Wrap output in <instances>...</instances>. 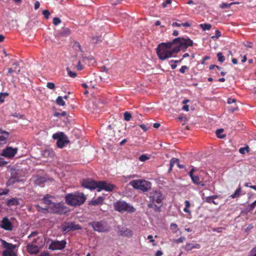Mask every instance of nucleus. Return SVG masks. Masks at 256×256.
<instances>
[{
  "label": "nucleus",
  "mask_w": 256,
  "mask_h": 256,
  "mask_svg": "<svg viewBox=\"0 0 256 256\" xmlns=\"http://www.w3.org/2000/svg\"><path fill=\"white\" fill-rule=\"evenodd\" d=\"M60 22H61V20L58 18L56 17L53 18V24L56 26L60 24Z\"/></svg>",
  "instance_id": "40"
},
{
  "label": "nucleus",
  "mask_w": 256,
  "mask_h": 256,
  "mask_svg": "<svg viewBox=\"0 0 256 256\" xmlns=\"http://www.w3.org/2000/svg\"><path fill=\"white\" fill-rule=\"evenodd\" d=\"M45 209H47L48 212L53 214H62L65 212V207L62 202H54L48 207H46Z\"/></svg>",
  "instance_id": "7"
},
{
  "label": "nucleus",
  "mask_w": 256,
  "mask_h": 256,
  "mask_svg": "<svg viewBox=\"0 0 256 256\" xmlns=\"http://www.w3.org/2000/svg\"><path fill=\"white\" fill-rule=\"evenodd\" d=\"M50 198L51 196L50 195L47 194L42 198L43 202L46 205V207H48V206L54 203L50 200Z\"/></svg>",
  "instance_id": "25"
},
{
  "label": "nucleus",
  "mask_w": 256,
  "mask_h": 256,
  "mask_svg": "<svg viewBox=\"0 0 256 256\" xmlns=\"http://www.w3.org/2000/svg\"><path fill=\"white\" fill-rule=\"evenodd\" d=\"M7 162L4 160V158L0 157V167L4 166Z\"/></svg>",
  "instance_id": "50"
},
{
  "label": "nucleus",
  "mask_w": 256,
  "mask_h": 256,
  "mask_svg": "<svg viewBox=\"0 0 256 256\" xmlns=\"http://www.w3.org/2000/svg\"><path fill=\"white\" fill-rule=\"evenodd\" d=\"M88 225L91 226L94 231L99 232H106L109 230L107 223L103 220L92 222H89Z\"/></svg>",
  "instance_id": "6"
},
{
  "label": "nucleus",
  "mask_w": 256,
  "mask_h": 256,
  "mask_svg": "<svg viewBox=\"0 0 256 256\" xmlns=\"http://www.w3.org/2000/svg\"><path fill=\"white\" fill-rule=\"evenodd\" d=\"M190 176V177L192 182L196 186H205L204 183L202 181L200 180V178L199 176L193 175Z\"/></svg>",
  "instance_id": "18"
},
{
  "label": "nucleus",
  "mask_w": 256,
  "mask_h": 256,
  "mask_svg": "<svg viewBox=\"0 0 256 256\" xmlns=\"http://www.w3.org/2000/svg\"><path fill=\"white\" fill-rule=\"evenodd\" d=\"M124 116V120L126 121H129L132 118L131 114L128 112H125Z\"/></svg>",
  "instance_id": "36"
},
{
  "label": "nucleus",
  "mask_w": 256,
  "mask_h": 256,
  "mask_svg": "<svg viewBox=\"0 0 256 256\" xmlns=\"http://www.w3.org/2000/svg\"><path fill=\"white\" fill-rule=\"evenodd\" d=\"M223 130V129H218L216 130V134L218 138H223L225 137L224 134H221V133L222 132Z\"/></svg>",
  "instance_id": "35"
},
{
  "label": "nucleus",
  "mask_w": 256,
  "mask_h": 256,
  "mask_svg": "<svg viewBox=\"0 0 256 256\" xmlns=\"http://www.w3.org/2000/svg\"><path fill=\"white\" fill-rule=\"evenodd\" d=\"M82 186L90 190L97 189L98 192H100L102 190L107 192H111L114 188V185L108 184L104 181L96 182L89 178L83 179L82 181Z\"/></svg>",
  "instance_id": "2"
},
{
  "label": "nucleus",
  "mask_w": 256,
  "mask_h": 256,
  "mask_svg": "<svg viewBox=\"0 0 256 256\" xmlns=\"http://www.w3.org/2000/svg\"><path fill=\"white\" fill-rule=\"evenodd\" d=\"M118 232L120 236L127 237H130L132 235V230L126 227H122L121 228H119Z\"/></svg>",
  "instance_id": "15"
},
{
  "label": "nucleus",
  "mask_w": 256,
  "mask_h": 256,
  "mask_svg": "<svg viewBox=\"0 0 256 256\" xmlns=\"http://www.w3.org/2000/svg\"><path fill=\"white\" fill-rule=\"evenodd\" d=\"M238 4V2H232L230 4H226V3H222L220 6V7L222 8H228L230 6V5H232V4Z\"/></svg>",
  "instance_id": "44"
},
{
  "label": "nucleus",
  "mask_w": 256,
  "mask_h": 256,
  "mask_svg": "<svg viewBox=\"0 0 256 256\" xmlns=\"http://www.w3.org/2000/svg\"><path fill=\"white\" fill-rule=\"evenodd\" d=\"M196 170H197L196 168H194V167L192 166V168L191 169V170L188 172V175L190 176H192L194 175V172H196Z\"/></svg>",
  "instance_id": "48"
},
{
  "label": "nucleus",
  "mask_w": 256,
  "mask_h": 256,
  "mask_svg": "<svg viewBox=\"0 0 256 256\" xmlns=\"http://www.w3.org/2000/svg\"><path fill=\"white\" fill-rule=\"evenodd\" d=\"M199 26L203 31L208 30L212 28V25L209 24H202Z\"/></svg>",
  "instance_id": "27"
},
{
  "label": "nucleus",
  "mask_w": 256,
  "mask_h": 256,
  "mask_svg": "<svg viewBox=\"0 0 256 256\" xmlns=\"http://www.w3.org/2000/svg\"><path fill=\"white\" fill-rule=\"evenodd\" d=\"M66 244L65 240L53 241L49 246L48 248L52 250H62L66 247Z\"/></svg>",
  "instance_id": "10"
},
{
  "label": "nucleus",
  "mask_w": 256,
  "mask_h": 256,
  "mask_svg": "<svg viewBox=\"0 0 256 256\" xmlns=\"http://www.w3.org/2000/svg\"><path fill=\"white\" fill-rule=\"evenodd\" d=\"M40 4L38 1L35 2L34 4V8L35 10H37L39 8Z\"/></svg>",
  "instance_id": "56"
},
{
  "label": "nucleus",
  "mask_w": 256,
  "mask_h": 256,
  "mask_svg": "<svg viewBox=\"0 0 256 256\" xmlns=\"http://www.w3.org/2000/svg\"><path fill=\"white\" fill-rule=\"evenodd\" d=\"M242 188L240 186H239L236 190L234 191V193L230 196V197L232 198H238L240 196Z\"/></svg>",
  "instance_id": "26"
},
{
  "label": "nucleus",
  "mask_w": 256,
  "mask_h": 256,
  "mask_svg": "<svg viewBox=\"0 0 256 256\" xmlns=\"http://www.w3.org/2000/svg\"><path fill=\"white\" fill-rule=\"evenodd\" d=\"M82 227L80 224L74 222H68L62 226V230L64 232H68L71 230H80Z\"/></svg>",
  "instance_id": "11"
},
{
  "label": "nucleus",
  "mask_w": 256,
  "mask_h": 256,
  "mask_svg": "<svg viewBox=\"0 0 256 256\" xmlns=\"http://www.w3.org/2000/svg\"><path fill=\"white\" fill-rule=\"evenodd\" d=\"M170 230L173 232H176L178 230V225L174 223H172L170 225Z\"/></svg>",
  "instance_id": "32"
},
{
  "label": "nucleus",
  "mask_w": 256,
  "mask_h": 256,
  "mask_svg": "<svg viewBox=\"0 0 256 256\" xmlns=\"http://www.w3.org/2000/svg\"><path fill=\"white\" fill-rule=\"evenodd\" d=\"M66 70L68 73V75L71 78H75L76 76L75 72H72L68 68H66Z\"/></svg>",
  "instance_id": "37"
},
{
  "label": "nucleus",
  "mask_w": 256,
  "mask_h": 256,
  "mask_svg": "<svg viewBox=\"0 0 256 256\" xmlns=\"http://www.w3.org/2000/svg\"><path fill=\"white\" fill-rule=\"evenodd\" d=\"M48 180H49V178L46 176H38L34 180V184L37 186H41Z\"/></svg>",
  "instance_id": "19"
},
{
  "label": "nucleus",
  "mask_w": 256,
  "mask_h": 256,
  "mask_svg": "<svg viewBox=\"0 0 256 256\" xmlns=\"http://www.w3.org/2000/svg\"><path fill=\"white\" fill-rule=\"evenodd\" d=\"M218 198V196L217 195L206 196L205 198V202L209 204L213 203L215 205H218V203L214 200Z\"/></svg>",
  "instance_id": "22"
},
{
  "label": "nucleus",
  "mask_w": 256,
  "mask_h": 256,
  "mask_svg": "<svg viewBox=\"0 0 256 256\" xmlns=\"http://www.w3.org/2000/svg\"><path fill=\"white\" fill-rule=\"evenodd\" d=\"M141 180H133L129 183L134 189L139 190Z\"/></svg>",
  "instance_id": "24"
},
{
  "label": "nucleus",
  "mask_w": 256,
  "mask_h": 256,
  "mask_svg": "<svg viewBox=\"0 0 256 256\" xmlns=\"http://www.w3.org/2000/svg\"><path fill=\"white\" fill-rule=\"evenodd\" d=\"M210 58V56H205L203 58L202 60V61L201 62V64H205V62L208 60H209Z\"/></svg>",
  "instance_id": "53"
},
{
  "label": "nucleus",
  "mask_w": 256,
  "mask_h": 256,
  "mask_svg": "<svg viewBox=\"0 0 256 256\" xmlns=\"http://www.w3.org/2000/svg\"><path fill=\"white\" fill-rule=\"evenodd\" d=\"M65 199L68 204L76 206L83 204L86 200V198L82 193L74 192L67 194L65 196Z\"/></svg>",
  "instance_id": "4"
},
{
  "label": "nucleus",
  "mask_w": 256,
  "mask_h": 256,
  "mask_svg": "<svg viewBox=\"0 0 256 256\" xmlns=\"http://www.w3.org/2000/svg\"><path fill=\"white\" fill-rule=\"evenodd\" d=\"M217 57H218V62L221 63L223 62L225 60V58L222 55V52H218L217 54Z\"/></svg>",
  "instance_id": "33"
},
{
  "label": "nucleus",
  "mask_w": 256,
  "mask_h": 256,
  "mask_svg": "<svg viewBox=\"0 0 256 256\" xmlns=\"http://www.w3.org/2000/svg\"><path fill=\"white\" fill-rule=\"evenodd\" d=\"M150 188V183L144 180H141L140 190H141L143 192H146Z\"/></svg>",
  "instance_id": "17"
},
{
  "label": "nucleus",
  "mask_w": 256,
  "mask_h": 256,
  "mask_svg": "<svg viewBox=\"0 0 256 256\" xmlns=\"http://www.w3.org/2000/svg\"><path fill=\"white\" fill-rule=\"evenodd\" d=\"M18 150V148H13L8 146L2 150L1 155L6 158H14L17 153Z\"/></svg>",
  "instance_id": "9"
},
{
  "label": "nucleus",
  "mask_w": 256,
  "mask_h": 256,
  "mask_svg": "<svg viewBox=\"0 0 256 256\" xmlns=\"http://www.w3.org/2000/svg\"><path fill=\"white\" fill-rule=\"evenodd\" d=\"M9 136L10 133L8 132L0 129V146L6 144Z\"/></svg>",
  "instance_id": "14"
},
{
  "label": "nucleus",
  "mask_w": 256,
  "mask_h": 256,
  "mask_svg": "<svg viewBox=\"0 0 256 256\" xmlns=\"http://www.w3.org/2000/svg\"><path fill=\"white\" fill-rule=\"evenodd\" d=\"M249 256H256V246L250 250Z\"/></svg>",
  "instance_id": "45"
},
{
  "label": "nucleus",
  "mask_w": 256,
  "mask_h": 256,
  "mask_svg": "<svg viewBox=\"0 0 256 256\" xmlns=\"http://www.w3.org/2000/svg\"><path fill=\"white\" fill-rule=\"evenodd\" d=\"M9 192V190L7 188L0 190V196L6 195Z\"/></svg>",
  "instance_id": "41"
},
{
  "label": "nucleus",
  "mask_w": 256,
  "mask_h": 256,
  "mask_svg": "<svg viewBox=\"0 0 256 256\" xmlns=\"http://www.w3.org/2000/svg\"><path fill=\"white\" fill-rule=\"evenodd\" d=\"M114 208L116 210L124 213H132L136 211V208L124 200H118L114 204Z\"/></svg>",
  "instance_id": "5"
},
{
  "label": "nucleus",
  "mask_w": 256,
  "mask_h": 256,
  "mask_svg": "<svg viewBox=\"0 0 256 256\" xmlns=\"http://www.w3.org/2000/svg\"><path fill=\"white\" fill-rule=\"evenodd\" d=\"M140 126L144 130V132H146L148 130V127L144 124H140Z\"/></svg>",
  "instance_id": "60"
},
{
  "label": "nucleus",
  "mask_w": 256,
  "mask_h": 256,
  "mask_svg": "<svg viewBox=\"0 0 256 256\" xmlns=\"http://www.w3.org/2000/svg\"><path fill=\"white\" fill-rule=\"evenodd\" d=\"M184 240H185V238L182 236V237L180 238H179L176 240V242L177 243H182L184 242Z\"/></svg>",
  "instance_id": "51"
},
{
  "label": "nucleus",
  "mask_w": 256,
  "mask_h": 256,
  "mask_svg": "<svg viewBox=\"0 0 256 256\" xmlns=\"http://www.w3.org/2000/svg\"><path fill=\"white\" fill-rule=\"evenodd\" d=\"M172 2L171 0H166L165 2H163L162 6L165 8L167 4H170Z\"/></svg>",
  "instance_id": "57"
},
{
  "label": "nucleus",
  "mask_w": 256,
  "mask_h": 256,
  "mask_svg": "<svg viewBox=\"0 0 256 256\" xmlns=\"http://www.w3.org/2000/svg\"><path fill=\"white\" fill-rule=\"evenodd\" d=\"M148 158L144 154L141 155L139 157V160L141 162H144L146 160H148Z\"/></svg>",
  "instance_id": "42"
},
{
  "label": "nucleus",
  "mask_w": 256,
  "mask_h": 256,
  "mask_svg": "<svg viewBox=\"0 0 256 256\" xmlns=\"http://www.w3.org/2000/svg\"><path fill=\"white\" fill-rule=\"evenodd\" d=\"M8 96L7 92H0V103L2 104L4 101V98Z\"/></svg>",
  "instance_id": "31"
},
{
  "label": "nucleus",
  "mask_w": 256,
  "mask_h": 256,
  "mask_svg": "<svg viewBox=\"0 0 256 256\" xmlns=\"http://www.w3.org/2000/svg\"><path fill=\"white\" fill-rule=\"evenodd\" d=\"M69 30L68 28H66L62 30V34L64 35H68L69 34Z\"/></svg>",
  "instance_id": "54"
},
{
  "label": "nucleus",
  "mask_w": 256,
  "mask_h": 256,
  "mask_svg": "<svg viewBox=\"0 0 256 256\" xmlns=\"http://www.w3.org/2000/svg\"><path fill=\"white\" fill-rule=\"evenodd\" d=\"M38 256H50V254L47 252H42Z\"/></svg>",
  "instance_id": "64"
},
{
  "label": "nucleus",
  "mask_w": 256,
  "mask_h": 256,
  "mask_svg": "<svg viewBox=\"0 0 256 256\" xmlns=\"http://www.w3.org/2000/svg\"><path fill=\"white\" fill-rule=\"evenodd\" d=\"M46 87L50 90H54L55 88V84L53 82H49L47 83Z\"/></svg>",
  "instance_id": "39"
},
{
  "label": "nucleus",
  "mask_w": 256,
  "mask_h": 256,
  "mask_svg": "<svg viewBox=\"0 0 256 256\" xmlns=\"http://www.w3.org/2000/svg\"><path fill=\"white\" fill-rule=\"evenodd\" d=\"M42 14L44 16V17L48 19L49 18L50 15V13L48 10H44L42 11Z\"/></svg>",
  "instance_id": "43"
},
{
  "label": "nucleus",
  "mask_w": 256,
  "mask_h": 256,
  "mask_svg": "<svg viewBox=\"0 0 256 256\" xmlns=\"http://www.w3.org/2000/svg\"><path fill=\"white\" fill-rule=\"evenodd\" d=\"M181 24H182V26H184V27H190V24L189 22H184V23H182Z\"/></svg>",
  "instance_id": "61"
},
{
  "label": "nucleus",
  "mask_w": 256,
  "mask_h": 256,
  "mask_svg": "<svg viewBox=\"0 0 256 256\" xmlns=\"http://www.w3.org/2000/svg\"><path fill=\"white\" fill-rule=\"evenodd\" d=\"M6 205L8 206H15L19 204V200L17 198H12L8 200L6 202Z\"/></svg>",
  "instance_id": "23"
},
{
  "label": "nucleus",
  "mask_w": 256,
  "mask_h": 256,
  "mask_svg": "<svg viewBox=\"0 0 256 256\" xmlns=\"http://www.w3.org/2000/svg\"><path fill=\"white\" fill-rule=\"evenodd\" d=\"M200 245L198 244L188 243L184 246V250L186 251H190L193 248L199 249L200 248Z\"/></svg>",
  "instance_id": "20"
},
{
  "label": "nucleus",
  "mask_w": 256,
  "mask_h": 256,
  "mask_svg": "<svg viewBox=\"0 0 256 256\" xmlns=\"http://www.w3.org/2000/svg\"><path fill=\"white\" fill-rule=\"evenodd\" d=\"M104 201V198L99 196L96 199H92L90 202L89 204L92 206H97L102 204Z\"/></svg>",
  "instance_id": "21"
},
{
  "label": "nucleus",
  "mask_w": 256,
  "mask_h": 256,
  "mask_svg": "<svg viewBox=\"0 0 256 256\" xmlns=\"http://www.w3.org/2000/svg\"><path fill=\"white\" fill-rule=\"evenodd\" d=\"M36 208L40 212L47 211V209H44L46 208H42L38 205L36 206Z\"/></svg>",
  "instance_id": "59"
},
{
  "label": "nucleus",
  "mask_w": 256,
  "mask_h": 256,
  "mask_svg": "<svg viewBox=\"0 0 256 256\" xmlns=\"http://www.w3.org/2000/svg\"><path fill=\"white\" fill-rule=\"evenodd\" d=\"M56 104L60 106H64L65 105V102L62 96H58L56 100Z\"/></svg>",
  "instance_id": "28"
},
{
  "label": "nucleus",
  "mask_w": 256,
  "mask_h": 256,
  "mask_svg": "<svg viewBox=\"0 0 256 256\" xmlns=\"http://www.w3.org/2000/svg\"><path fill=\"white\" fill-rule=\"evenodd\" d=\"M188 69V67L186 66H183L181 67V68L180 70V72L184 74L186 72V70Z\"/></svg>",
  "instance_id": "47"
},
{
  "label": "nucleus",
  "mask_w": 256,
  "mask_h": 256,
  "mask_svg": "<svg viewBox=\"0 0 256 256\" xmlns=\"http://www.w3.org/2000/svg\"><path fill=\"white\" fill-rule=\"evenodd\" d=\"M99 40H100V38L99 36H96L93 38H92V41L94 42H97Z\"/></svg>",
  "instance_id": "62"
},
{
  "label": "nucleus",
  "mask_w": 256,
  "mask_h": 256,
  "mask_svg": "<svg viewBox=\"0 0 256 256\" xmlns=\"http://www.w3.org/2000/svg\"><path fill=\"white\" fill-rule=\"evenodd\" d=\"M256 206V200L249 205L250 210H252Z\"/></svg>",
  "instance_id": "52"
},
{
  "label": "nucleus",
  "mask_w": 256,
  "mask_h": 256,
  "mask_svg": "<svg viewBox=\"0 0 256 256\" xmlns=\"http://www.w3.org/2000/svg\"><path fill=\"white\" fill-rule=\"evenodd\" d=\"M0 226L6 230L10 231L12 230V224L7 217L4 218L0 224Z\"/></svg>",
  "instance_id": "12"
},
{
  "label": "nucleus",
  "mask_w": 256,
  "mask_h": 256,
  "mask_svg": "<svg viewBox=\"0 0 256 256\" xmlns=\"http://www.w3.org/2000/svg\"><path fill=\"white\" fill-rule=\"evenodd\" d=\"M41 247L40 246H38L35 244H30L29 243L26 246V250L29 254H36L39 252Z\"/></svg>",
  "instance_id": "13"
},
{
  "label": "nucleus",
  "mask_w": 256,
  "mask_h": 256,
  "mask_svg": "<svg viewBox=\"0 0 256 256\" xmlns=\"http://www.w3.org/2000/svg\"><path fill=\"white\" fill-rule=\"evenodd\" d=\"M221 36V33L218 30H216L215 32V35L212 36L213 40L217 39Z\"/></svg>",
  "instance_id": "38"
},
{
  "label": "nucleus",
  "mask_w": 256,
  "mask_h": 256,
  "mask_svg": "<svg viewBox=\"0 0 256 256\" xmlns=\"http://www.w3.org/2000/svg\"><path fill=\"white\" fill-rule=\"evenodd\" d=\"M170 162L174 164H177L179 162V160L176 158H172L171 159Z\"/></svg>",
  "instance_id": "46"
},
{
  "label": "nucleus",
  "mask_w": 256,
  "mask_h": 256,
  "mask_svg": "<svg viewBox=\"0 0 256 256\" xmlns=\"http://www.w3.org/2000/svg\"><path fill=\"white\" fill-rule=\"evenodd\" d=\"M52 138L57 140L56 145L58 148H62L64 144L68 142V138L62 132L53 134Z\"/></svg>",
  "instance_id": "8"
},
{
  "label": "nucleus",
  "mask_w": 256,
  "mask_h": 256,
  "mask_svg": "<svg viewBox=\"0 0 256 256\" xmlns=\"http://www.w3.org/2000/svg\"><path fill=\"white\" fill-rule=\"evenodd\" d=\"M12 116L18 118H22V115L20 114V113L15 112L12 114Z\"/></svg>",
  "instance_id": "55"
},
{
  "label": "nucleus",
  "mask_w": 256,
  "mask_h": 256,
  "mask_svg": "<svg viewBox=\"0 0 256 256\" xmlns=\"http://www.w3.org/2000/svg\"><path fill=\"white\" fill-rule=\"evenodd\" d=\"M193 42L188 37H178L172 42H162L156 48L157 54L160 59L164 60L174 56L180 50L184 51L188 46H192Z\"/></svg>",
  "instance_id": "1"
},
{
  "label": "nucleus",
  "mask_w": 256,
  "mask_h": 256,
  "mask_svg": "<svg viewBox=\"0 0 256 256\" xmlns=\"http://www.w3.org/2000/svg\"><path fill=\"white\" fill-rule=\"evenodd\" d=\"M164 196L160 191L155 190L150 194V202L148 204L149 208H154L156 212H160L162 205L157 206L156 204H161Z\"/></svg>",
  "instance_id": "3"
},
{
  "label": "nucleus",
  "mask_w": 256,
  "mask_h": 256,
  "mask_svg": "<svg viewBox=\"0 0 256 256\" xmlns=\"http://www.w3.org/2000/svg\"><path fill=\"white\" fill-rule=\"evenodd\" d=\"M162 254H163V253H162V251L158 250L156 252L155 256H161L162 255Z\"/></svg>",
  "instance_id": "63"
},
{
  "label": "nucleus",
  "mask_w": 256,
  "mask_h": 256,
  "mask_svg": "<svg viewBox=\"0 0 256 256\" xmlns=\"http://www.w3.org/2000/svg\"><path fill=\"white\" fill-rule=\"evenodd\" d=\"M42 240V238H41L40 237H38L37 238H34V239L33 240L32 242L31 243H30V244H36L37 242V240Z\"/></svg>",
  "instance_id": "58"
},
{
  "label": "nucleus",
  "mask_w": 256,
  "mask_h": 256,
  "mask_svg": "<svg viewBox=\"0 0 256 256\" xmlns=\"http://www.w3.org/2000/svg\"><path fill=\"white\" fill-rule=\"evenodd\" d=\"M184 204H185V208L184 209V211L190 214V212L188 210V208L190 205V202L188 200H186L184 202Z\"/></svg>",
  "instance_id": "30"
},
{
  "label": "nucleus",
  "mask_w": 256,
  "mask_h": 256,
  "mask_svg": "<svg viewBox=\"0 0 256 256\" xmlns=\"http://www.w3.org/2000/svg\"><path fill=\"white\" fill-rule=\"evenodd\" d=\"M236 102V99L232 98H228L227 100V102L228 104H232Z\"/></svg>",
  "instance_id": "49"
},
{
  "label": "nucleus",
  "mask_w": 256,
  "mask_h": 256,
  "mask_svg": "<svg viewBox=\"0 0 256 256\" xmlns=\"http://www.w3.org/2000/svg\"><path fill=\"white\" fill-rule=\"evenodd\" d=\"M238 151L240 154H246V152H249V148L248 146H246V147L240 148Z\"/></svg>",
  "instance_id": "34"
},
{
  "label": "nucleus",
  "mask_w": 256,
  "mask_h": 256,
  "mask_svg": "<svg viewBox=\"0 0 256 256\" xmlns=\"http://www.w3.org/2000/svg\"><path fill=\"white\" fill-rule=\"evenodd\" d=\"M2 256H16L13 251L4 250L2 252Z\"/></svg>",
  "instance_id": "29"
},
{
  "label": "nucleus",
  "mask_w": 256,
  "mask_h": 256,
  "mask_svg": "<svg viewBox=\"0 0 256 256\" xmlns=\"http://www.w3.org/2000/svg\"><path fill=\"white\" fill-rule=\"evenodd\" d=\"M0 240L2 242V245L3 248L6 249L5 250L13 251V250H14L16 248V245L7 242L6 241L2 239H0Z\"/></svg>",
  "instance_id": "16"
}]
</instances>
